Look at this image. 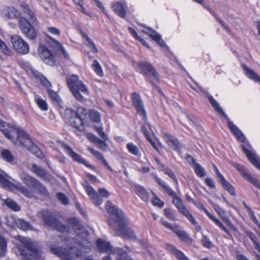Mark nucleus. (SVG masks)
<instances>
[{
	"mask_svg": "<svg viewBox=\"0 0 260 260\" xmlns=\"http://www.w3.org/2000/svg\"><path fill=\"white\" fill-rule=\"evenodd\" d=\"M0 131L15 146L23 147L39 158H43L42 151L35 144L28 134L22 128L0 121Z\"/></svg>",
	"mask_w": 260,
	"mask_h": 260,
	"instance_id": "nucleus-1",
	"label": "nucleus"
},
{
	"mask_svg": "<svg viewBox=\"0 0 260 260\" xmlns=\"http://www.w3.org/2000/svg\"><path fill=\"white\" fill-rule=\"evenodd\" d=\"M105 207L107 211L115 217L109 220V223L111 228L119 235L130 240H136L135 235L128 227V221L125 218L122 210L110 201L106 202Z\"/></svg>",
	"mask_w": 260,
	"mask_h": 260,
	"instance_id": "nucleus-2",
	"label": "nucleus"
},
{
	"mask_svg": "<svg viewBox=\"0 0 260 260\" xmlns=\"http://www.w3.org/2000/svg\"><path fill=\"white\" fill-rule=\"evenodd\" d=\"M20 177L23 183L27 185V187L24 186L19 182H17L15 184L11 183L9 180L10 177L0 169V186L10 191H13L16 188L24 196L28 198H33L34 196V190L32 187L37 180L24 173L21 174Z\"/></svg>",
	"mask_w": 260,
	"mask_h": 260,
	"instance_id": "nucleus-3",
	"label": "nucleus"
},
{
	"mask_svg": "<svg viewBox=\"0 0 260 260\" xmlns=\"http://www.w3.org/2000/svg\"><path fill=\"white\" fill-rule=\"evenodd\" d=\"M65 242L69 248V251L60 247L51 246V252L60 257L62 260H75L74 258L81 256L82 252H87L91 249L90 245H84L86 241H82V243L77 242L73 238H66Z\"/></svg>",
	"mask_w": 260,
	"mask_h": 260,
	"instance_id": "nucleus-4",
	"label": "nucleus"
},
{
	"mask_svg": "<svg viewBox=\"0 0 260 260\" xmlns=\"http://www.w3.org/2000/svg\"><path fill=\"white\" fill-rule=\"evenodd\" d=\"M62 115L72 126L79 131H83L84 130L83 124L88 119L89 111L82 107H79L76 111L66 108Z\"/></svg>",
	"mask_w": 260,
	"mask_h": 260,
	"instance_id": "nucleus-5",
	"label": "nucleus"
},
{
	"mask_svg": "<svg viewBox=\"0 0 260 260\" xmlns=\"http://www.w3.org/2000/svg\"><path fill=\"white\" fill-rule=\"evenodd\" d=\"M16 239L22 243L26 248V250H23L19 247L16 248L15 252L17 255H21L22 260L39 259L41 256L40 250L30 238L17 236Z\"/></svg>",
	"mask_w": 260,
	"mask_h": 260,
	"instance_id": "nucleus-6",
	"label": "nucleus"
},
{
	"mask_svg": "<svg viewBox=\"0 0 260 260\" xmlns=\"http://www.w3.org/2000/svg\"><path fill=\"white\" fill-rule=\"evenodd\" d=\"M155 181L162 187L166 191V192L173 198V203L193 224H196V220L189 211L186 209L185 206L183 204L181 199L178 198L176 192L167 184L164 181L158 177L155 174H152Z\"/></svg>",
	"mask_w": 260,
	"mask_h": 260,
	"instance_id": "nucleus-7",
	"label": "nucleus"
},
{
	"mask_svg": "<svg viewBox=\"0 0 260 260\" xmlns=\"http://www.w3.org/2000/svg\"><path fill=\"white\" fill-rule=\"evenodd\" d=\"M67 83L72 93L77 100L81 102L84 100L80 92L84 94H89L88 88L79 80L78 76L76 75L70 76L67 78Z\"/></svg>",
	"mask_w": 260,
	"mask_h": 260,
	"instance_id": "nucleus-8",
	"label": "nucleus"
},
{
	"mask_svg": "<svg viewBox=\"0 0 260 260\" xmlns=\"http://www.w3.org/2000/svg\"><path fill=\"white\" fill-rule=\"evenodd\" d=\"M82 185L89 199L95 206L101 205L103 203V200L102 197L107 198L110 196V193L106 189L102 188L99 189V192L100 194V195H99L95 189L86 181L83 182Z\"/></svg>",
	"mask_w": 260,
	"mask_h": 260,
	"instance_id": "nucleus-9",
	"label": "nucleus"
},
{
	"mask_svg": "<svg viewBox=\"0 0 260 260\" xmlns=\"http://www.w3.org/2000/svg\"><path fill=\"white\" fill-rule=\"evenodd\" d=\"M39 217L42 219L47 226L56 229L62 233L67 231L64 225L53 217L49 211H43L39 214Z\"/></svg>",
	"mask_w": 260,
	"mask_h": 260,
	"instance_id": "nucleus-10",
	"label": "nucleus"
},
{
	"mask_svg": "<svg viewBox=\"0 0 260 260\" xmlns=\"http://www.w3.org/2000/svg\"><path fill=\"white\" fill-rule=\"evenodd\" d=\"M18 26L22 34L29 40H34L37 38V32L32 24L24 17L19 19Z\"/></svg>",
	"mask_w": 260,
	"mask_h": 260,
	"instance_id": "nucleus-11",
	"label": "nucleus"
},
{
	"mask_svg": "<svg viewBox=\"0 0 260 260\" xmlns=\"http://www.w3.org/2000/svg\"><path fill=\"white\" fill-rule=\"evenodd\" d=\"M11 41L14 49L21 54H26L29 51L28 44L18 35H13L11 37Z\"/></svg>",
	"mask_w": 260,
	"mask_h": 260,
	"instance_id": "nucleus-12",
	"label": "nucleus"
},
{
	"mask_svg": "<svg viewBox=\"0 0 260 260\" xmlns=\"http://www.w3.org/2000/svg\"><path fill=\"white\" fill-rule=\"evenodd\" d=\"M38 51L40 57L44 62L50 66L55 64L54 56L46 47L42 45H39Z\"/></svg>",
	"mask_w": 260,
	"mask_h": 260,
	"instance_id": "nucleus-13",
	"label": "nucleus"
},
{
	"mask_svg": "<svg viewBox=\"0 0 260 260\" xmlns=\"http://www.w3.org/2000/svg\"><path fill=\"white\" fill-rule=\"evenodd\" d=\"M62 147L66 152L67 154L73 160L84 165L86 167L90 168V169L94 170V167L93 166L89 164L87 161L82 158L79 155L76 153L70 146L64 144H62Z\"/></svg>",
	"mask_w": 260,
	"mask_h": 260,
	"instance_id": "nucleus-14",
	"label": "nucleus"
},
{
	"mask_svg": "<svg viewBox=\"0 0 260 260\" xmlns=\"http://www.w3.org/2000/svg\"><path fill=\"white\" fill-rule=\"evenodd\" d=\"M242 148L251 163L260 170V157L256 155L254 151L251 150V146L249 144L247 146L243 144L242 145Z\"/></svg>",
	"mask_w": 260,
	"mask_h": 260,
	"instance_id": "nucleus-15",
	"label": "nucleus"
},
{
	"mask_svg": "<svg viewBox=\"0 0 260 260\" xmlns=\"http://www.w3.org/2000/svg\"><path fill=\"white\" fill-rule=\"evenodd\" d=\"M232 164L233 166L241 173L245 179L256 187L260 188V183L257 179L251 176L248 171L244 166L236 162H232Z\"/></svg>",
	"mask_w": 260,
	"mask_h": 260,
	"instance_id": "nucleus-16",
	"label": "nucleus"
},
{
	"mask_svg": "<svg viewBox=\"0 0 260 260\" xmlns=\"http://www.w3.org/2000/svg\"><path fill=\"white\" fill-rule=\"evenodd\" d=\"M213 168L216 177L224 189L227 190L231 196H235L236 192L233 186L224 178L216 166L213 165Z\"/></svg>",
	"mask_w": 260,
	"mask_h": 260,
	"instance_id": "nucleus-17",
	"label": "nucleus"
},
{
	"mask_svg": "<svg viewBox=\"0 0 260 260\" xmlns=\"http://www.w3.org/2000/svg\"><path fill=\"white\" fill-rule=\"evenodd\" d=\"M213 168L216 177L224 189L227 190L231 196H235L236 192L233 186L224 178L216 166L213 165Z\"/></svg>",
	"mask_w": 260,
	"mask_h": 260,
	"instance_id": "nucleus-18",
	"label": "nucleus"
},
{
	"mask_svg": "<svg viewBox=\"0 0 260 260\" xmlns=\"http://www.w3.org/2000/svg\"><path fill=\"white\" fill-rule=\"evenodd\" d=\"M132 100L138 112L143 117L144 119H146V112L144 109L143 101L140 95L137 93H133L132 95Z\"/></svg>",
	"mask_w": 260,
	"mask_h": 260,
	"instance_id": "nucleus-19",
	"label": "nucleus"
},
{
	"mask_svg": "<svg viewBox=\"0 0 260 260\" xmlns=\"http://www.w3.org/2000/svg\"><path fill=\"white\" fill-rule=\"evenodd\" d=\"M161 137L165 140L166 143L172 149L174 150H178L180 149L181 146L178 140L172 136L169 135L167 133L162 132Z\"/></svg>",
	"mask_w": 260,
	"mask_h": 260,
	"instance_id": "nucleus-20",
	"label": "nucleus"
},
{
	"mask_svg": "<svg viewBox=\"0 0 260 260\" xmlns=\"http://www.w3.org/2000/svg\"><path fill=\"white\" fill-rule=\"evenodd\" d=\"M140 67L145 74L150 77L153 78L155 81H158V74L150 64L146 62H142L140 63Z\"/></svg>",
	"mask_w": 260,
	"mask_h": 260,
	"instance_id": "nucleus-21",
	"label": "nucleus"
},
{
	"mask_svg": "<svg viewBox=\"0 0 260 260\" xmlns=\"http://www.w3.org/2000/svg\"><path fill=\"white\" fill-rule=\"evenodd\" d=\"M112 7L115 13L121 18H125L127 12V6L124 2H115L112 5Z\"/></svg>",
	"mask_w": 260,
	"mask_h": 260,
	"instance_id": "nucleus-22",
	"label": "nucleus"
},
{
	"mask_svg": "<svg viewBox=\"0 0 260 260\" xmlns=\"http://www.w3.org/2000/svg\"><path fill=\"white\" fill-rule=\"evenodd\" d=\"M196 206L199 209L203 210L209 217V218L211 219L215 223V224H216L217 226L220 228L226 234H230L229 231L224 226L222 222L218 218H216L212 214L209 213V211L206 208H205L203 205L200 204L199 205H196Z\"/></svg>",
	"mask_w": 260,
	"mask_h": 260,
	"instance_id": "nucleus-23",
	"label": "nucleus"
},
{
	"mask_svg": "<svg viewBox=\"0 0 260 260\" xmlns=\"http://www.w3.org/2000/svg\"><path fill=\"white\" fill-rule=\"evenodd\" d=\"M142 31L147 34L152 40L157 42L161 47L165 46V43L161 39L160 36L155 30L149 27H145Z\"/></svg>",
	"mask_w": 260,
	"mask_h": 260,
	"instance_id": "nucleus-24",
	"label": "nucleus"
},
{
	"mask_svg": "<svg viewBox=\"0 0 260 260\" xmlns=\"http://www.w3.org/2000/svg\"><path fill=\"white\" fill-rule=\"evenodd\" d=\"M87 150L91 153L94 157L99 160L101 164L105 167L108 170L113 172L112 168L109 166L108 162L106 160L103 155L99 151L94 150L92 147H88Z\"/></svg>",
	"mask_w": 260,
	"mask_h": 260,
	"instance_id": "nucleus-25",
	"label": "nucleus"
},
{
	"mask_svg": "<svg viewBox=\"0 0 260 260\" xmlns=\"http://www.w3.org/2000/svg\"><path fill=\"white\" fill-rule=\"evenodd\" d=\"M228 126L233 134L237 138L239 141H244L245 139L244 135L242 134V133L236 125H235L232 122L229 121Z\"/></svg>",
	"mask_w": 260,
	"mask_h": 260,
	"instance_id": "nucleus-26",
	"label": "nucleus"
},
{
	"mask_svg": "<svg viewBox=\"0 0 260 260\" xmlns=\"http://www.w3.org/2000/svg\"><path fill=\"white\" fill-rule=\"evenodd\" d=\"M47 92L52 100L54 101L58 105V106L59 107V111L60 113L62 114L64 110V107L62 105V101L61 99L60 98L59 96L58 95L57 92H55L54 91L52 90L50 88L48 89Z\"/></svg>",
	"mask_w": 260,
	"mask_h": 260,
	"instance_id": "nucleus-27",
	"label": "nucleus"
},
{
	"mask_svg": "<svg viewBox=\"0 0 260 260\" xmlns=\"http://www.w3.org/2000/svg\"><path fill=\"white\" fill-rule=\"evenodd\" d=\"M3 14L9 19H14L20 16L19 12L14 7H7L3 11Z\"/></svg>",
	"mask_w": 260,
	"mask_h": 260,
	"instance_id": "nucleus-28",
	"label": "nucleus"
},
{
	"mask_svg": "<svg viewBox=\"0 0 260 260\" xmlns=\"http://www.w3.org/2000/svg\"><path fill=\"white\" fill-rule=\"evenodd\" d=\"M168 249L176 257L177 260H190L181 251L177 249L172 245L167 246Z\"/></svg>",
	"mask_w": 260,
	"mask_h": 260,
	"instance_id": "nucleus-29",
	"label": "nucleus"
},
{
	"mask_svg": "<svg viewBox=\"0 0 260 260\" xmlns=\"http://www.w3.org/2000/svg\"><path fill=\"white\" fill-rule=\"evenodd\" d=\"M243 69L245 71V74L248 78L256 82H260V76L253 70L246 66H243Z\"/></svg>",
	"mask_w": 260,
	"mask_h": 260,
	"instance_id": "nucleus-30",
	"label": "nucleus"
},
{
	"mask_svg": "<svg viewBox=\"0 0 260 260\" xmlns=\"http://www.w3.org/2000/svg\"><path fill=\"white\" fill-rule=\"evenodd\" d=\"M135 191L136 194L144 201H147L149 198V193L143 186L136 185Z\"/></svg>",
	"mask_w": 260,
	"mask_h": 260,
	"instance_id": "nucleus-31",
	"label": "nucleus"
},
{
	"mask_svg": "<svg viewBox=\"0 0 260 260\" xmlns=\"http://www.w3.org/2000/svg\"><path fill=\"white\" fill-rule=\"evenodd\" d=\"M174 233L176 234L181 241L187 244H191L192 243V240L191 238L189 237L185 231L180 230L179 227H178Z\"/></svg>",
	"mask_w": 260,
	"mask_h": 260,
	"instance_id": "nucleus-32",
	"label": "nucleus"
},
{
	"mask_svg": "<svg viewBox=\"0 0 260 260\" xmlns=\"http://www.w3.org/2000/svg\"><path fill=\"white\" fill-rule=\"evenodd\" d=\"M207 98L214 109L222 117H226V114L220 107L218 102L211 96L208 95Z\"/></svg>",
	"mask_w": 260,
	"mask_h": 260,
	"instance_id": "nucleus-33",
	"label": "nucleus"
},
{
	"mask_svg": "<svg viewBox=\"0 0 260 260\" xmlns=\"http://www.w3.org/2000/svg\"><path fill=\"white\" fill-rule=\"evenodd\" d=\"M217 213L220 216L221 219L226 223H230V220L229 217L226 214L224 209L218 205H215L213 207Z\"/></svg>",
	"mask_w": 260,
	"mask_h": 260,
	"instance_id": "nucleus-34",
	"label": "nucleus"
},
{
	"mask_svg": "<svg viewBox=\"0 0 260 260\" xmlns=\"http://www.w3.org/2000/svg\"><path fill=\"white\" fill-rule=\"evenodd\" d=\"M88 117L94 123H99L101 121V115L99 112L95 110L89 111Z\"/></svg>",
	"mask_w": 260,
	"mask_h": 260,
	"instance_id": "nucleus-35",
	"label": "nucleus"
},
{
	"mask_svg": "<svg viewBox=\"0 0 260 260\" xmlns=\"http://www.w3.org/2000/svg\"><path fill=\"white\" fill-rule=\"evenodd\" d=\"M33 190H36L37 192L43 196H47L48 192L46 187L37 180L34 186L32 187Z\"/></svg>",
	"mask_w": 260,
	"mask_h": 260,
	"instance_id": "nucleus-36",
	"label": "nucleus"
},
{
	"mask_svg": "<svg viewBox=\"0 0 260 260\" xmlns=\"http://www.w3.org/2000/svg\"><path fill=\"white\" fill-rule=\"evenodd\" d=\"M15 222L17 226L20 230L23 231L32 230L31 225L23 219H18Z\"/></svg>",
	"mask_w": 260,
	"mask_h": 260,
	"instance_id": "nucleus-37",
	"label": "nucleus"
},
{
	"mask_svg": "<svg viewBox=\"0 0 260 260\" xmlns=\"http://www.w3.org/2000/svg\"><path fill=\"white\" fill-rule=\"evenodd\" d=\"M2 158L8 162L13 164L14 162V157L11 152L7 149L3 150L1 152Z\"/></svg>",
	"mask_w": 260,
	"mask_h": 260,
	"instance_id": "nucleus-38",
	"label": "nucleus"
},
{
	"mask_svg": "<svg viewBox=\"0 0 260 260\" xmlns=\"http://www.w3.org/2000/svg\"><path fill=\"white\" fill-rule=\"evenodd\" d=\"M126 148L128 152L136 156L140 157L141 154L138 148V147L132 143H128L126 145Z\"/></svg>",
	"mask_w": 260,
	"mask_h": 260,
	"instance_id": "nucleus-39",
	"label": "nucleus"
},
{
	"mask_svg": "<svg viewBox=\"0 0 260 260\" xmlns=\"http://www.w3.org/2000/svg\"><path fill=\"white\" fill-rule=\"evenodd\" d=\"M22 7L23 9L24 12L26 14H27L29 16L30 21H31V23L34 25L36 24L37 22V19L33 12L30 10L29 7L27 5H22Z\"/></svg>",
	"mask_w": 260,
	"mask_h": 260,
	"instance_id": "nucleus-40",
	"label": "nucleus"
},
{
	"mask_svg": "<svg viewBox=\"0 0 260 260\" xmlns=\"http://www.w3.org/2000/svg\"><path fill=\"white\" fill-rule=\"evenodd\" d=\"M31 170L41 178H44L46 176L45 170L37 165H34L32 166Z\"/></svg>",
	"mask_w": 260,
	"mask_h": 260,
	"instance_id": "nucleus-41",
	"label": "nucleus"
},
{
	"mask_svg": "<svg viewBox=\"0 0 260 260\" xmlns=\"http://www.w3.org/2000/svg\"><path fill=\"white\" fill-rule=\"evenodd\" d=\"M4 202L8 208L15 211H18L20 210V208L18 204L10 199L4 200Z\"/></svg>",
	"mask_w": 260,
	"mask_h": 260,
	"instance_id": "nucleus-42",
	"label": "nucleus"
},
{
	"mask_svg": "<svg viewBox=\"0 0 260 260\" xmlns=\"http://www.w3.org/2000/svg\"><path fill=\"white\" fill-rule=\"evenodd\" d=\"M196 174L199 177L203 178L206 175L204 168L199 164H194L193 166Z\"/></svg>",
	"mask_w": 260,
	"mask_h": 260,
	"instance_id": "nucleus-43",
	"label": "nucleus"
},
{
	"mask_svg": "<svg viewBox=\"0 0 260 260\" xmlns=\"http://www.w3.org/2000/svg\"><path fill=\"white\" fill-rule=\"evenodd\" d=\"M92 69L94 72L100 77L103 76V71L100 63L96 60H94L92 64Z\"/></svg>",
	"mask_w": 260,
	"mask_h": 260,
	"instance_id": "nucleus-44",
	"label": "nucleus"
},
{
	"mask_svg": "<svg viewBox=\"0 0 260 260\" xmlns=\"http://www.w3.org/2000/svg\"><path fill=\"white\" fill-rule=\"evenodd\" d=\"M52 43L53 44V47L55 48L56 51L62 52L65 57H69L67 52L59 42L54 40H53Z\"/></svg>",
	"mask_w": 260,
	"mask_h": 260,
	"instance_id": "nucleus-45",
	"label": "nucleus"
},
{
	"mask_svg": "<svg viewBox=\"0 0 260 260\" xmlns=\"http://www.w3.org/2000/svg\"><path fill=\"white\" fill-rule=\"evenodd\" d=\"M7 251V241L0 233V255L3 256Z\"/></svg>",
	"mask_w": 260,
	"mask_h": 260,
	"instance_id": "nucleus-46",
	"label": "nucleus"
},
{
	"mask_svg": "<svg viewBox=\"0 0 260 260\" xmlns=\"http://www.w3.org/2000/svg\"><path fill=\"white\" fill-rule=\"evenodd\" d=\"M74 3L76 5H78L79 6V8H78L79 11H80L82 13H84L86 15L91 17L92 14L91 13L87 11L83 6V0H73Z\"/></svg>",
	"mask_w": 260,
	"mask_h": 260,
	"instance_id": "nucleus-47",
	"label": "nucleus"
},
{
	"mask_svg": "<svg viewBox=\"0 0 260 260\" xmlns=\"http://www.w3.org/2000/svg\"><path fill=\"white\" fill-rule=\"evenodd\" d=\"M37 78L39 79L41 84L47 88L48 90V88L51 86V84L50 82L47 80V79L44 77L43 75L40 73H38L37 75Z\"/></svg>",
	"mask_w": 260,
	"mask_h": 260,
	"instance_id": "nucleus-48",
	"label": "nucleus"
},
{
	"mask_svg": "<svg viewBox=\"0 0 260 260\" xmlns=\"http://www.w3.org/2000/svg\"><path fill=\"white\" fill-rule=\"evenodd\" d=\"M82 36L83 38H84L85 40H86L88 44H89V47L90 48L91 51L93 53H97L98 52V50L95 47V44L93 43L92 40L85 33H82Z\"/></svg>",
	"mask_w": 260,
	"mask_h": 260,
	"instance_id": "nucleus-49",
	"label": "nucleus"
},
{
	"mask_svg": "<svg viewBox=\"0 0 260 260\" xmlns=\"http://www.w3.org/2000/svg\"><path fill=\"white\" fill-rule=\"evenodd\" d=\"M35 102L38 107L43 111H46L48 109L47 104L45 101L40 99L38 96L35 97Z\"/></svg>",
	"mask_w": 260,
	"mask_h": 260,
	"instance_id": "nucleus-50",
	"label": "nucleus"
},
{
	"mask_svg": "<svg viewBox=\"0 0 260 260\" xmlns=\"http://www.w3.org/2000/svg\"><path fill=\"white\" fill-rule=\"evenodd\" d=\"M243 205L247 210V212L249 214L251 219L260 228V224L254 215V212L245 202H243Z\"/></svg>",
	"mask_w": 260,
	"mask_h": 260,
	"instance_id": "nucleus-51",
	"label": "nucleus"
},
{
	"mask_svg": "<svg viewBox=\"0 0 260 260\" xmlns=\"http://www.w3.org/2000/svg\"><path fill=\"white\" fill-rule=\"evenodd\" d=\"M201 243L202 245L206 248H210L213 246V244L209 239V238L204 234L202 235Z\"/></svg>",
	"mask_w": 260,
	"mask_h": 260,
	"instance_id": "nucleus-52",
	"label": "nucleus"
},
{
	"mask_svg": "<svg viewBox=\"0 0 260 260\" xmlns=\"http://www.w3.org/2000/svg\"><path fill=\"white\" fill-rule=\"evenodd\" d=\"M0 49L2 52L6 55L10 56L12 52L8 48L6 44L0 39Z\"/></svg>",
	"mask_w": 260,
	"mask_h": 260,
	"instance_id": "nucleus-53",
	"label": "nucleus"
},
{
	"mask_svg": "<svg viewBox=\"0 0 260 260\" xmlns=\"http://www.w3.org/2000/svg\"><path fill=\"white\" fill-rule=\"evenodd\" d=\"M152 194L154 197L152 201L153 205L158 206V207L162 208L164 205V202L156 196L155 193L152 192Z\"/></svg>",
	"mask_w": 260,
	"mask_h": 260,
	"instance_id": "nucleus-54",
	"label": "nucleus"
},
{
	"mask_svg": "<svg viewBox=\"0 0 260 260\" xmlns=\"http://www.w3.org/2000/svg\"><path fill=\"white\" fill-rule=\"evenodd\" d=\"M161 223L165 226L166 228L172 230L174 233L177 230L178 228V226L177 224L172 225L169 222L164 221L162 219L161 220Z\"/></svg>",
	"mask_w": 260,
	"mask_h": 260,
	"instance_id": "nucleus-55",
	"label": "nucleus"
},
{
	"mask_svg": "<svg viewBox=\"0 0 260 260\" xmlns=\"http://www.w3.org/2000/svg\"><path fill=\"white\" fill-rule=\"evenodd\" d=\"M165 215L167 216L168 218L170 220L176 221L177 220V218L175 214L173 213L172 210L170 209H165L164 210Z\"/></svg>",
	"mask_w": 260,
	"mask_h": 260,
	"instance_id": "nucleus-56",
	"label": "nucleus"
},
{
	"mask_svg": "<svg viewBox=\"0 0 260 260\" xmlns=\"http://www.w3.org/2000/svg\"><path fill=\"white\" fill-rule=\"evenodd\" d=\"M160 170L164 172L165 174H167L170 178H171L173 180L175 181H177V179L175 177V175L173 173V172L169 169L166 168L165 167L162 169H160Z\"/></svg>",
	"mask_w": 260,
	"mask_h": 260,
	"instance_id": "nucleus-57",
	"label": "nucleus"
},
{
	"mask_svg": "<svg viewBox=\"0 0 260 260\" xmlns=\"http://www.w3.org/2000/svg\"><path fill=\"white\" fill-rule=\"evenodd\" d=\"M57 197L58 199L64 205H67L69 203V201L68 198L67 197V196L60 192H59L57 194Z\"/></svg>",
	"mask_w": 260,
	"mask_h": 260,
	"instance_id": "nucleus-58",
	"label": "nucleus"
},
{
	"mask_svg": "<svg viewBox=\"0 0 260 260\" xmlns=\"http://www.w3.org/2000/svg\"><path fill=\"white\" fill-rule=\"evenodd\" d=\"M246 234L250 239L253 242L254 246L256 245V243H258L257 241L256 236L253 233L249 231H246Z\"/></svg>",
	"mask_w": 260,
	"mask_h": 260,
	"instance_id": "nucleus-59",
	"label": "nucleus"
},
{
	"mask_svg": "<svg viewBox=\"0 0 260 260\" xmlns=\"http://www.w3.org/2000/svg\"><path fill=\"white\" fill-rule=\"evenodd\" d=\"M95 130L98 133L99 136L104 139L105 140L108 139V136L106 135V134L103 131V127L102 126L100 127H95Z\"/></svg>",
	"mask_w": 260,
	"mask_h": 260,
	"instance_id": "nucleus-60",
	"label": "nucleus"
},
{
	"mask_svg": "<svg viewBox=\"0 0 260 260\" xmlns=\"http://www.w3.org/2000/svg\"><path fill=\"white\" fill-rule=\"evenodd\" d=\"M94 1L95 2L97 6L101 10V11L106 15L108 19H110V16L109 14H108L107 12L106 11L102 3H101L98 0H94Z\"/></svg>",
	"mask_w": 260,
	"mask_h": 260,
	"instance_id": "nucleus-61",
	"label": "nucleus"
},
{
	"mask_svg": "<svg viewBox=\"0 0 260 260\" xmlns=\"http://www.w3.org/2000/svg\"><path fill=\"white\" fill-rule=\"evenodd\" d=\"M47 31L50 34L54 35H59L60 34V30L55 27H48L47 28Z\"/></svg>",
	"mask_w": 260,
	"mask_h": 260,
	"instance_id": "nucleus-62",
	"label": "nucleus"
},
{
	"mask_svg": "<svg viewBox=\"0 0 260 260\" xmlns=\"http://www.w3.org/2000/svg\"><path fill=\"white\" fill-rule=\"evenodd\" d=\"M206 184L210 188H214L215 187L214 181L211 178L208 177L205 180Z\"/></svg>",
	"mask_w": 260,
	"mask_h": 260,
	"instance_id": "nucleus-63",
	"label": "nucleus"
},
{
	"mask_svg": "<svg viewBox=\"0 0 260 260\" xmlns=\"http://www.w3.org/2000/svg\"><path fill=\"white\" fill-rule=\"evenodd\" d=\"M98 147L103 150H106L107 148V145L106 143L99 139V141L96 143Z\"/></svg>",
	"mask_w": 260,
	"mask_h": 260,
	"instance_id": "nucleus-64",
	"label": "nucleus"
}]
</instances>
